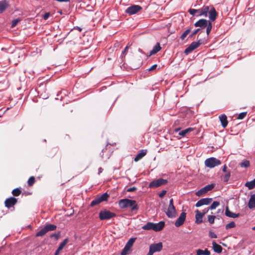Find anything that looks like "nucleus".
I'll return each instance as SVG.
<instances>
[{"mask_svg":"<svg viewBox=\"0 0 255 255\" xmlns=\"http://www.w3.org/2000/svg\"><path fill=\"white\" fill-rule=\"evenodd\" d=\"M188 12L191 15H196L197 14V9L190 8L188 10Z\"/></svg>","mask_w":255,"mask_h":255,"instance_id":"46","label":"nucleus"},{"mask_svg":"<svg viewBox=\"0 0 255 255\" xmlns=\"http://www.w3.org/2000/svg\"><path fill=\"white\" fill-rule=\"evenodd\" d=\"M8 3L5 0L0 1V13H2L8 7Z\"/></svg>","mask_w":255,"mask_h":255,"instance_id":"25","label":"nucleus"},{"mask_svg":"<svg viewBox=\"0 0 255 255\" xmlns=\"http://www.w3.org/2000/svg\"><path fill=\"white\" fill-rule=\"evenodd\" d=\"M129 250H130L126 246H125L124 248L123 249V250L121 252V255H127L128 254V252Z\"/></svg>","mask_w":255,"mask_h":255,"instance_id":"45","label":"nucleus"},{"mask_svg":"<svg viewBox=\"0 0 255 255\" xmlns=\"http://www.w3.org/2000/svg\"><path fill=\"white\" fill-rule=\"evenodd\" d=\"M210 252L208 250V249H205V250H202L201 249H198L196 251V255H210Z\"/></svg>","mask_w":255,"mask_h":255,"instance_id":"27","label":"nucleus"},{"mask_svg":"<svg viewBox=\"0 0 255 255\" xmlns=\"http://www.w3.org/2000/svg\"><path fill=\"white\" fill-rule=\"evenodd\" d=\"M209 236L211 238H217V235L213 232L210 231L209 232Z\"/></svg>","mask_w":255,"mask_h":255,"instance_id":"50","label":"nucleus"},{"mask_svg":"<svg viewBox=\"0 0 255 255\" xmlns=\"http://www.w3.org/2000/svg\"><path fill=\"white\" fill-rule=\"evenodd\" d=\"M50 12H46L43 16L44 20H47L50 16Z\"/></svg>","mask_w":255,"mask_h":255,"instance_id":"52","label":"nucleus"},{"mask_svg":"<svg viewBox=\"0 0 255 255\" xmlns=\"http://www.w3.org/2000/svg\"><path fill=\"white\" fill-rule=\"evenodd\" d=\"M20 21V19L19 18H16V19H13L12 21V22H11V27L12 28L15 27L17 24Z\"/></svg>","mask_w":255,"mask_h":255,"instance_id":"43","label":"nucleus"},{"mask_svg":"<svg viewBox=\"0 0 255 255\" xmlns=\"http://www.w3.org/2000/svg\"><path fill=\"white\" fill-rule=\"evenodd\" d=\"M221 164V161L215 157H210L205 161V165L206 167L210 168H214Z\"/></svg>","mask_w":255,"mask_h":255,"instance_id":"4","label":"nucleus"},{"mask_svg":"<svg viewBox=\"0 0 255 255\" xmlns=\"http://www.w3.org/2000/svg\"><path fill=\"white\" fill-rule=\"evenodd\" d=\"M68 238H66L64 240V241L60 243V244L59 245L58 249H59V250H61L62 251L63 250V249L64 248V247L65 246V245L68 243Z\"/></svg>","mask_w":255,"mask_h":255,"instance_id":"33","label":"nucleus"},{"mask_svg":"<svg viewBox=\"0 0 255 255\" xmlns=\"http://www.w3.org/2000/svg\"><path fill=\"white\" fill-rule=\"evenodd\" d=\"M35 182V178L34 176H31L29 178L27 181V184L28 186H32Z\"/></svg>","mask_w":255,"mask_h":255,"instance_id":"35","label":"nucleus"},{"mask_svg":"<svg viewBox=\"0 0 255 255\" xmlns=\"http://www.w3.org/2000/svg\"><path fill=\"white\" fill-rule=\"evenodd\" d=\"M225 215L226 216H227L228 217L233 218H238L240 216V214L239 213L236 214V213H233L231 211H230L228 206H227L226 207Z\"/></svg>","mask_w":255,"mask_h":255,"instance_id":"19","label":"nucleus"},{"mask_svg":"<svg viewBox=\"0 0 255 255\" xmlns=\"http://www.w3.org/2000/svg\"><path fill=\"white\" fill-rule=\"evenodd\" d=\"M161 47L159 43H157L156 45L153 47L152 50L150 51L149 55L150 56L156 54L157 52L159 51Z\"/></svg>","mask_w":255,"mask_h":255,"instance_id":"24","label":"nucleus"},{"mask_svg":"<svg viewBox=\"0 0 255 255\" xmlns=\"http://www.w3.org/2000/svg\"><path fill=\"white\" fill-rule=\"evenodd\" d=\"M253 230H255V226L253 228Z\"/></svg>","mask_w":255,"mask_h":255,"instance_id":"60","label":"nucleus"},{"mask_svg":"<svg viewBox=\"0 0 255 255\" xmlns=\"http://www.w3.org/2000/svg\"><path fill=\"white\" fill-rule=\"evenodd\" d=\"M212 201V198H202L199 200L196 204H195V206L196 207H199L203 205H209Z\"/></svg>","mask_w":255,"mask_h":255,"instance_id":"14","label":"nucleus"},{"mask_svg":"<svg viewBox=\"0 0 255 255\" xmlns=\"http://www.w3.org/2000/svg\"><path fill=\"white\" fill-rule=\"evenodd\" d=\"M247 112L241 113L238 115L237 119L239 120H242L246 117V116H247Z\"/></svg>","mask_w":255,"mask_h":255,"instance_id":"44","label":"nucleus"},{"mask_svg":"<svg viewBox=\"0 0 255 255\" xmlns=\"http://www.w3.org/2000/svg\"><path fill=\"white\" fill-rule=\"evenodd\" d=\"M193 130V128H186L185 129L182 130V131H180L179 132L178 134L180 135V137L179 138H181V137H184L187 135L188 133L189 132L192 131Z\"/></svg>","mask_w":255,"mask_h":255,"instance_id":"26","label":"nucleus"},{"mask_svg":"<svg viewBox=\"0 0 255 255\" xmlns=\"http://www.w3.org/2000/svg\"><path fill=\"white\" fill-rule=\"evenodd\" d=\"M147 153L146 149H141L136 156L134 157V161L137 162L142 159Z\"/></svg>","mask_w":255,"mask_h":255,"instance_id":"17","label":"nucleus"},{"mask_svg":"<svg viewBox=\"0 0 255 255\" xmlns=\"http://www.w3.org/2000/svg\"><path fill=\"white\" fill-rule=\"evenodd\" d=\"M110 196L107 193H105L103 194L102 195L97 197L94 200H93L90 206L91 207H93L95 205H97L102 202L103 201H106L108 200V198H109Z\"/></svg>","mask_w":255,"mask_h":255,"instance_id":"7","label":"nucleus"},{"mask_svg":"<svg viewBox=\"0 0 255 255\" xmlns=\"http://www.w3.org/2000/svg\"><path fill=\"white\" fill-rule=\"evenodd\" d=\"M191 32V28L186 29L183 33L181 35L180 38L182 40H184L187 35Z\"/></svg>","mask_w":255,"mask_h":255,"instance_id":"34","label":"nucleus"},{"mask_svg":"<svg viewBox=\"0 0 255 255\" xmlns=\"http://www.w3.org/2000/svg\"><path fill=\"white\" fill-rule=\"evenodd\" d=\"M46 231L48 232L51 231H54L56 229V226L52 224H48L44 227Z\"/></svg>","mask_w":255,"mask_h":255,"instance_id":"31","label":"nucleus"},{"mask_svg":"<svg viewBox=\"0 0 255 255\" xmlns=\"http://www.w3.org/2000/svg\"><path fill=\"white\" fill-rule=\"evenodd\" d=\"M194 26L195 27H200L201 29H203L206 27V33L207 36L209 35L212 28V24L211 22L205 19H201L199 20L194 23Z\"/></svg>","mask_w":255,"mask_h":255,"instance_id":"2","label":"nucleus"},{"mask_svg":"<svg viewBox=\"0 0 255 255\" xmlns=\"http://www.w3.org/2000/svg\"><path fill=\"white\" fill-rule=\"evenodd\" d=\"M131 44H129V43L127 45V46L124 49V51L122 52L121 54V57L122 59L125 58V56L127 54V51L129 48V47L130 46Z\"/></svg>","mask_w":255,"mask_h":255,"instance_id":"37","label":"nucleus"},{"mask_svg":"<svg viewBox=\"0 0 255 255\" xmlns=\"http://www.w3.org/2000/svg\"><path fill=\"white\" fill-rule=\"evenodd\" d=\"M61 250H59V249H57V250L56 251L54 255H59L60 252H61Z\"/></svg>","mask_w":255,"mask_h":255,"instance_id":"56","label":"nucleus"},{"mask_svg":"<svg viewBox=\"0 0 255 255\" xmlns=\"http://www.w3.org/2000/svg\"><path fill=\"white\" fill-rule=\"evenodd\" d=\"M235 226H236V224H235V222L232 221L226 225V229L228 230L231 228H233L235 227Z\"/></svg>","mask_w":255,"mask_h":255,"instance_id":"42","label":"nucleus"},{"mask_svg":"<svg viewBox=\"0 0 255 255\" xmlns=\"http://www.w3.org/2000/svg\"><path fill=\"white\" fill-rule=\"evenodd\" d=\"M165 226L164 221H160L158 223H154L153 231L158 232L162 230Z\"/></svg>","mask_w":255,"mask_h":255,"instance_id":"18","label":"nucleus"},{"mask_svg":"<svg viewBox=\"0 0 255 255\" xmlns=\"http://www.w3.org/2000/svg\"><path fill=\"white\" fill-rule=\"evenodd\" d=\"M119 205L120 208L123 209L131 207V210L132 211L138 209V206L135 200L128 199H123L119 201Z\"/></svg>","mask_w":255,"mask_h":255,"instance_id":"1","label":"nucleus"},{"mask_svg":"<svg viewBox=\"0 0 255 255\" xmlns=\"http://www.w3.org/2000/svg\"><path fill=\"white\" fill-rule=\"evenodd\" d=\"M209 209H209V208L204 209L203 210L202 213H201L202 214H203L204 216L209 211Z\"/></svg>","mask_w":255,"mask_h":255,"instance_id":"53","label":"nucleus"},{"mask_svg":"<svg viewBox=\"0 0 255 255\" xmlns=\"http://www.w3.org/2000/svg\"><path fill=\"white\" fill-rule=\"evenodd\" d=\"M167 183V180L162 178H159L151 181L148 187L150 188H155Z\"/></svg>","mask_w":255,"mask_h":255,"instance_id":"8","label":"nucleus"},{"mask_svg":"<svg viewBox=\"0 0 255 255\" xmlns=\"http://www.w3.org/2000/svg\"><path fill=\"white\" fill-rule=\"evenodd\" d=\"M240 165L242 167L248 168L250 165V163L249 160H245L240 164Z\"/></svg>","mask_w":255,"mask_h":255,"instance_id":"36","label":"nucleus"},{"mask_svg":"<svg viewBox=\"0 0 255 255\" xmlns=\"http://www.w3.org/2000/svg\"><path fill=\"white\" fill-rule=\"evenodd\" d=\"M215 184H214V183L207 185L205 186V187H204L203 188H201L199 191H198L196 192V195L197 196H199V197L201 196L203 194L208 192V191L212 190L215 187Z\"/></svg>","mask_w":255,"mask_h":255,"instance_id":"10","label":"nucleus"},{"mask_svg":"<svg viewBox=\"0 0 255 255\" xmlns=\"http://www.w3.org/2000/svg\"><path fill=\"white\" fill-rule=\"evenodd\" d=\"M201 40L200 39L197 42H192L189 46L185 49L184 53L187 55L193 51L194 50L198 48L201 44Z\"/></svg>","mask_w":255,"mask_h":255,"instance_id":"9","label":"nucleus"},{"mask_svg":"<svg viewBox=\"0 0 255 255\" xmlns=\"http://www.w3.org/2000/svg\"><path fill=\"white\" fill-rule=\"evenodd\" d=\"M230 177V172H228L226 174H225L224 176L222 177V180L225 182H227Z\"/></svg>","mask_w":255,"mask_h":255,"instance_id":"39","label":"nucleus"},{"mask_svg":"<svg viewBox=\"0 0 255 255\" xmlns=\"http://www.w3.org/2000/svg\"><path fill=\"white\" fill-rule=\"evenodd\" d=\"M47 232L46 231V229L44 227L42 228L40 231L37 232L36 234L35 235L36 237H42L45 235Z\"/></svg>","mask_w":255,"mask_h":255,"instance_id":"32","label":"nucleus"},{"mask_svg":"<svg viewBox=\"0 0 255 255\" xmlns=\"http://www.w3.org/2000/svg\"><path fill=\"white\" fill-rule=\"evenodd\" d=\"M59 237H60L59 233H58L57 234H53L50 235L51 238H54L56 240H58V238H59Z\"/></svg>","mask_w":255,"mask_h":255,"instance_id":"48","label":"nucleus"},{"mask_svg":"<svg viewBox=\"0 0 255 255\" xmlns=\"http://www.w3.org/2000/svg\"><path fill=\"white\" fill-rule=\"evenodd\" d=\"M220 205V202L218 201H214L210 207L209 208L210 210H214Z\"/></svg>","mask_w":255,"mask_h":255,"instance_id":"38","label":"nucleus"},{"mask_svg":"<svg viewBox=\"0 0 255 255\" xmlns=\"http://www.w3.org/2000/svg\"><path fill=\"white\" fill-rule=\"evenodd\" d=\"M164 211L168 218H174L176 217L177 212L175 207L173 205V199L172 198L170 199L169 204L167 209H165Z\"/></svg>","mask_w":255,"mask_h":255,"instance_id":"3","label":"nucleus"},{"mask_svg":"<svg viewBox=\"0 0 255 255\" xmlns=\"http://www.w3.org/2000/svg\"><path fill=\"white\" fill-rule=\"evenodd\" d=\"M142 9V7L138 5H133L127 8L126 12L129 15L136 13Z\"/></svg>","mask_w":255,"mask_h":255,"instance_id":"11","label":"nucleus"},{"mask_svg":"<svg viewBox=\"0 0 255 255\" xmlns=\"http://www.w3.org/2000/svg\"><path fill=\"white\" fill-rule=\"evenodd\" d=\"M135 240L136 238H130L127 243L125 246L130 250L131 247L133 246Z\"/></svg>","mask_w":255,"mask_h":255,"instance_id":"30","label":"nucleus"},{"mask_svg":"<svg viewBox=\"0 0 255 255\" xmlns=\"http://www.w3.org/2000/svg\"><path fill=\"white\" fill-rule=\"evenodd\" d=\"M203 216L204 215L202 214L198 210H196L195 215L196 223L198 224L202 223V218Z\"/></svg>","mask_w":255,"mask_h":255,"instance_id":"21","label":"nucleus"},{"mask_svg":"<svg viewBox=\"0 0 255 255\" xmlns=\"http://www.w3.org/2000/svg\"><path fill=\"white\" fill-rule=\"evenodd\" d=\"M154 223L152 222H148L142 227V229L145 230H153Z\"/></svg>","mask_w":255,"mask_h":255,"instance_id":"29","label":"nucleus"},{"mask_svg":"<svg viewBox=\"0 0 255 255\" xmlns=\"http://www.w3.org/2000/svg\"><path fill=\"white\" fill-rule=\"evenodd\" d=\"M227 167L226 165H224V166H223V171L224 172H227Z\"/></svg>","mask_w":255,"mask_h":255,"instance_id":"57","label":"nucleus"},{"mask_svg":"<svg viewBox=\"0 0 255 255\" xmlns=\"http://www.w3.org/2000/svg\"><path fill=\"white\" fill-rule=\"evenodd\" d=\"M216 218L215 216L209 215L208 216V221L210 224H213L214 223L215 219Z\"/></svg>","mask_w":255,"mask_h":255,"instance_id":"41","label":"nucleus"},{"mask_svg":"<svg viewBox=\"0 0 255 255\" xmlns=\"http://www.w3.org/2000/svg\"><path fill=\"white\" fill-rule=\"evenodd\" d=\"M116 216L115 213L107 210H102L99 213V218L101 220H109Z\"/></svg>","mask_w":255,"mask_h":255,"instance_id":"6","label":"nucleus"},{"mask_svg":"<svg viewBox=\"0 0 255 255\" xmlns=\"http://www.w3.org/2000/svg\"><path fill=\"white\" fill-rule=\"evenodd\" d=\"M219 119H220V121L221 122L222 126L224 128H226L228 124V122L227 120V117L226 115H225L224 114L222 115L219 116Z\"/></svg>","mask_w":255,"mask_h":255,"instance_id":"20","label":"nucleus"},{"mask_svg":"<svg viewBox=\"0 0 255 255\" xmlns=\"http://www.w3.org/2000/svg\"><path fill=\"white\" fill-rule=\"evenodd\" d=\"M17 202V200L14 197H11L6 199L4 201L5 206L9 209L14 206Z\"/></svg>","mask_w":255,"mask_h":255,"instance_id":"12","label":"nucleus"},{"mask_svg":"<svg viewBox=\"0 0 255 255\" xmlns=\"http://www.w3.org/2000/svg\"><path fill=\"white\" fill-rule=\"evenodd\" d=\"M186 214L185 212H182L180 214L179 218L176 220L175 223V226L177 227L181 226L185 222L186 219Z\"/></svg>","mask_w":255,"mask_h":255,"instance_id":"15","label":"nucleus"},{"mask_svg":"<svg viewBox=\"0 0 255 255\" xmlns=\"http://www.w3.org/2000/svg\"><path fill=\"white\" fill-rule=\"evenodd\" d=\"M163 248V244L161 242L152 244L149 246V252L146 255H153L156 252H160Z\"/></svg>","mask_w":255,"mask_h":255,"instance_id":"5","label":"nucleus"},{"mask_svg":"<svg viewBox=\"0 0 255 255\" xmlns=\"http://www.w3.org/2000/svg\"><path fill=\"white\" fill-rule=\"evenodd\" d=\"M180 130V128H175L174 131L175 132H177L179 131Z\"/></svg>","mask_w":255,"mask_h":255,"instance_id":"58","label":"nucleus"},{"mask_svg":"<svg viewBox=\"0 0 255 255\" xmlns=\"http://www.w3.org/2000/svg\"><path fill=\"white\" fill-rule=\"evenodd\" d=\"M201 30V28H197V29L195 30L194 31L192 32L191 34H190L189 36V38H192L193 36L195 35L198 32H199Z\"/></svg>","mask_w":255,"mask_h":255,"instance_id":"47","label":"nucleus"},{"mask_svg":"<svg viewBox=\"0 0 255 255\" xmlns=\"http://www.w3.org/2000/svg\"><path fill=\"white\" fill-rule=\"evenodd\" d=\"M212 245L214 252L217 253L222 252L223 248L220 245L217 244L215 242L212 243Z\"/></svg>","mask_w":255,"mask_h":255,"instance_id":"22","label":"nucleus"},{"mask_svg":"<svg viewBox=\"0 0 255 255\" xmlns=\"http://www.w3.org/2000/svg\"><path fill=\"white\" fill-rule=\"evenodd\" d=\"M21 193V190L19 188H15L12 191V194L14 196H18Z\"/></svg>","mask_w":255,"mask_h":255,"instance_id":"40","label":"nucleus"},{"mask_svg":"<svg viewBox=\"0 0 255 255\" xmlns=\"http://www.w3.org/2000/svg\"><path fill=\"white\" fill-rule=\"evenodd\" d=\"M245 186L250 190L254 189L255 187V178L251 181L247 182L245 184Z\"/></svg>","mask_w":255,"mask_h":255,"instance_id":"28","label":"nucleus"},{"mask_svg":"<svg viewBox=\"0 0 255 255\" xmlns=\"http://www.w3.org/2000/svg\"><path fill=\"white\" fill-rule=\"evenodd\" d=\"M248 206L250 209L255 208V195H252L248 203Z\"/></svg>","mask_w":255,"mask_h":255,"instance_id":"23","label":"nucleus"},{"mask_svg":"<svg viewBox=\"0 0 255 255\" xmlns=\"http://www.w3.org/2000/svg\"><path fill=\"white\" fill-rule=\"evenodd\" d=\"M98 170H99V173H101L102 172L103 169H102V167H100L99 168Z\"/></svg>","mask_w":255,"mask_h":255,"instance_id":"59","label":"nucleus"},{"mask_svg":"<svg viewBox=\"0 0 255 255\" xmlns=\"http://www.w3.org/2000/svg\"><path fill=\"white\" fill-rule=\"evenodd\" d=\"M74 29L78 30L79 31L81 32L82 31V28L78 26L74 27Z\"/></svg>","mask_w":255,"mask_h":255,"instance_id":"55","label":"nucleus"},{"mask_svg":"<svg viewBox=\"0 0 255 255\" xmlns=\"http://www.w3.org/2000/svg\"><path fill=\"white\" fill-rule=\"evenodd\" d=\"M209 11V6H204L202 8L200 9H197V14H196V16H207L208 12Z\"/></svg>","mask_w":255,"mask_h":255,"instance_id":"13","label":"nucleus"},{"mask_svg":"<svg viewBox=\"0 0 255 255\" xmlns=\"http://www.w3.org/2000/svg\"><path fill=\"white\" fill-rule=\"evenodd\" d=\"M157 65L156 64H154L153 65H152L149 69V71H153L154 70V69H155L157 67Z\"/></svg>","mask_w":255,"mask_h":255,"instance_id":"54","label":"nucleus"},{"mask_svg":"<svg viewBox=\"0 0 255 255\" xmlns=\"http://www.w3.org/2000/svg\"><path fill=\"white\" fill-rule=\"evenodd\" d=\"M137 189V188L135 187H130V188H128L127 190V192H134L135 191H136Z\"/></svg>","mask_w":255,"mask_h":255,"instance_id":"49","label":"nucleus"},{"mask_svg":"<svg viewBox=\"0 0 255 255\" xmlns=\"http://www.w3.org/2000/svg\"><path fill=\"white\" fill-rule=\"evenodd\" d=\"M166 193V190H162L159 194L160 198H163Z\"/></svg>","mask_w":255,"mask_h":255,"instance_id":"51","label":"nucleus"},{"mask_svg":"<svg viewBox=\"0 0 255 255\" xmlns=\"http://www.w3.org/2000/svg\"><path fill=\"white\" fill-rule=\"evenodd\" d=\"M209 13V17L210 19L214 21L217 18L218 13L217 12L215 8L213 6H209V11L208 12Z\"/></svg>","mask_w":255,"mask_h":255,"instance_id":"16","label":"nucleus"}]
</instances>
